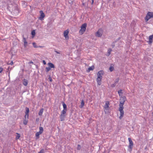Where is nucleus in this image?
Returning <instances> with one entry per match:
<instances>
[{"label":"nucleus","mask_w":153,"mask_h":153,"mask_svg":"<svg viewBox=\"0 0 153 153\" xmlns=\"http://www.w3.org/2000/svg\"><path fill=\"white\" fill-rule=\"evenodd\" d=\"M48 65L49 66V67L50 68H55V66L54 65L53 63L51 62L48 63Z\"/></svg>","instance_id":"nucleus-13"},{"label":"nucleus","mask_w":153,"mask_h":153,"mask_svg":"<svg viewBox=\"0 0 153 153\" xmlns=\"http://www.w3.org/2000/svg\"><path fill=\"white\" fill-rule=\"evenodd\" d=\"M44 150L43 149H42L40 151L38 152V153H44Z\"/></svg>","instance_id":"nucleus-34"},{"label":"nucleus","mask_w":153,"mask_h":153,"mask_svg":"<svg viewBox=\"0 0 153 153\" xmlns=\"http://www.w3.org/2000/svg\"><path fill=\"white\" fill-rule=\"evenodd\" d=\"M62 105L63 106V109L67 110V105L64 102L62 103Z\"/></svg>","instance_id":"nucleus-18"},{"label":"nucleus","mask_w":153,"mask_h":153,"mask_svg":"<svg viewBox=\"0 0 153 153\" xmlns=\"http://www.w3.org/2000/svg\"><path fill=\"white\" fill-rule=\"evenodd\" d=\"M23 42L24 43V46L26 48L27 45V42L26 41V39H23Z\"/></svg>","instance_id":"nucleus-15"},{"label":"nucleus","mask_w":153,"mask_h":153,"mask_svg":"<svg viewBox=\"0 0 153 153\" xmlns=\"http://www.w3.org/2000/svg\"><path fill=\"white\" fill-rule=\"evenodd\" d=\"M104 74V72L102 70H101L99 71L97 74V77H102V76Z\"/></svg>","instance_id":"nucleus-8"},{"label":"nucleus","mask_w":153,"mask_h":153,"mask_svg":"<svg viewBox=\"0 0 153 153\" xmlns=\"http://www.w3.org/2000/svg\"><path fill=\"white\" fill-rule=\"evenodd\" d=\"M49 80H50V81H51V82L52 81V79H51V77H49Z\"/></svg>","instance_id":"nucleus-43"},{"label":"nucleus","mask_w":153,"mask_h":153,"mask_svg":"<svg viewBox=\"0 0 153 153\" xmlns=\"http://www.w3.org/2000/svg\"><path fill=\"white\" fill-rule=\"evenodd\" d=\"M153 39H149V41H148L147 42H148V43L149 44H151L153 42Z\"/></svg>","instance_id":"nucleus-25"},{"label":"nucleus","mask_w":153,"mask_h":153,"mask_svg":"<svg viewBox=\"0 0 153 153\" xmlns=\"http://www.w3.org/2000/svg\"><path fill=\"white\" fill-rule=\"evenodd\" d=\"M41 134H42L41 132H40L39 131L36 133V136L37 137H38V138H39V136Z\"/></svg>","instance_id":"nucleus-19"},{"label":"nucleus","mask_w":153,"mask_h":153,"mask_svg":"<svg viewBox=\"0 0 153 153\" xmlns=\"http://www.w3.org/2000/svg\"><path fill=\"white\" fill-rule=\"evenodd\" d=\"M103 30L101 28L99 29L97 31L96 33V36L98 37H100L103 33Z\"/></svg>","instance_id":"nucleus-5"},{"label":"nucleus","mask_w":153,"mask_h":153,"mask_svg":"<svg viewBox=\"0 0 153 153\" xmlns=\"http://www.w3.org/2000/svg\"><path fill=\"white\" fill-rule=\"evenodd\" d=\"M86 26L87 24L85 23H84L81 25V29L79 31L80 34H82L85 32L86 30Z\"/></svg>","instance_id":"nucleus-1"},{"label":"nucleus","mask_w":153,"mask_h":153,"mask_svg":"<svg viewBox=\"0 0 153 153\" xmlns=\"http://www.w3.org/2000/svg\"><path fill=\"white\" fill-rule=\"evenodd\" d=\"M65 116H66L65 115L61 114L60 116V120L61 121H63L64 120V119L65 118Z\"/></svg>","instance_id":"nucleus-11"},{"label":"nucleus","mask_w":153,"mask_h":153,"mask_svg":"<svg viewBox=\"0 0 153 153\" xmlns=\"http://www.w3.org/2000/svg\"><path fill=\"white\" fill-rule=\"evenodd\" d=\"M39 131L40 132H41V134H42L44 130L43 127H39Z\"/></svg>","instance_id":"nucleus-20"},{"label":"nucleus","mask_w":153,"mask_h":153,"mask_svg":"<svg viewBox=\"0 0 153 153\" xmlns=\"http://www.w3.org/2000/svg\"><path fill=\"white\" fill-rule=\"evenodd\" d=\"M40 16L39 18V19L40 20H43L44 19V18L45 17V15L42 10L40 11Z\"/></svg>","instance_id":"nucleus-7"},{"label":"nucleus","mask_w":153,"mask_h":153,"mask_svg":"<svg viewBox=\"0 0 153 153\" xmlns=\"http://www.w3.org/2000/svg\"><path fill=\"white\" fill-rule=\"evenodd\" d=\"M13 64V61H11L10 63H8V64L9 65H12Z\"/></svg>","instance_id":"nucleus-38"},{"label":"nucleus","mask_w":153,"mask_h":153,"mask_svg":"<svg viewBox=\"0 0 153 153\" xmlns=\"http://www.w3.org/2000/svg\"><path fill=\"white\" fill-rule=\"evenodd\" d=\"M54 51L57 54H60V52H61V51H56V50L55 49Z\"/></svg>","instance_id":"nucleus-35"},{"label":"nucleus","mask_w":153,"mask_h":153,"mask_svg":"<svg viewBox=\"0 0 153 153\" xmlns=\"http://www.w3.org/2000/svg\"><path fill=\"white\" fill-rule=\"evenodd\" d=\"M92 0L91 4H93L94 3V0Z\"/></svg>","instance_id":"nucleus-46"},{"label":"nucleus","mask_w":153,"mask_h":153,"mask_svg":"<svg viewBox=\"0 0 153 153\" xmlns=\"http://www.w3.org/2000/svg\"><path fill=\"white\" fill-rule=\"evenodd\" d=\"M39 120V118H37L36 119V122H38Z\"/></svg>","instance_id":"nucleus-42"},{"label":"nucleus","mask_w":153,"mask_h":153,"mask_svg":"<svg viewBox=\"0 0 153 153\" xmlns=\"http://www.w3.org/2000/svg\"><path fill=\"white\" fill-rule=\"evenodd\" d=\"M9 68H10L9 67H8V68H7V69H8V71H9Z\"/></svg>","instance_id":"nucleus-48"},{"label":"nucleus","mask_w":153,"mask_h":153,"mask_svg":"<svg viewBox=\"0 0 153 153\" xmlns=\"http://www.w3.org/2000/svg\"><path fill=\"white\" fill-rule=\"evenodd\" d=\"M149 38H153V34L149 36Z\"/></svg>","instance_id":"nucleus-39"},{"label":"nucleus","mask_w":153,"mask_h":153,"mask_svg":"<svg viewBox=\"0 0 153 153\" xmlns=\"http://www.w3.org/2000/svg\"><path fill=\"white\" fill-rule=\"evenodd\" d=\"M84 104L85 103L84 101L83 100H82L81 101V105L79 106L80 108H82L84 105Z\"/></svg>","instance_id":"nucleus-16"},{"label":"nucleus","mask_w":153,"mask_h":153,"mask_svg":"<svg viewBox=\"0 0 153 153\" xmlns=\"http://www.w3.org/2000/svg\"><path fill=\"white\" fill-rule=\"evenodd\" d=\"M119 78H117L115 80L114 83H115L116 84L118 82L119 80Z\"/></svg>","instance_id":"nucleus-30"},{"label":"nucleus","mask_w":153,"mask_h":153,"mask_svg":"<svg viewBox=\"0 0 153 153\" xmlns=\"http://www.w3.org/2000/svg\"><path fill=\"white\" fill-rule=\"evenodd\" d=\"M43 110H44V109L43 108L41 109L40 110V111L38 113V114H39V115L42 116V115L43 112Z\"/></svg>","instance_id":"nucleus-17"},{"label":"nucleus","mask_w":153,"mask_h":153,"mask_svg":"<svg viewBox=\"0 0 153 153\" xmlns=\"http://www.w3.org/2000/svg\"><path fill=\"white\" fill-rule=\"evenodd\" d=\"M94 69V66H92L90 67H89L88 68V70L89 71H92L93 70V69Z\"/></svg>","instance_id":"nucleus-26"},{"label":"nucleus","mask_w":153,"mask_h":153,"mask_svg":"<svg viewBox=\"0 0 153 153\" xmlns=\"http://www.w3.org/2000/svg\"><path fill=\"white\" fill-rule=\"evenodd\" d=\"M29 63H32V64H33V62H32V61H30V62H29Z\"/></svg>","instance_id":"nucleus-44"},{"label":"nucleus","mask_w":153,"mask_h":153,"mask_svg":"<svg viewBox=\"0 0 153 153\" xmlns=\"http://www.w3.org/2000/svg\"><path fill=\"white\" fill-rule=\"evenodd\" d=\"M123 107L119 106V110L120 112V116L119 117V118L120 119H122V118L123 117L124 114V112L123 111Z\"/></svg>","instance_id":"nucleus-4"},{"label":"nucleus","mask_w":153,"mask_h":153,"mask_svg":"<svg viewBox=\"0 0 153 153\" xmlns=\"http://www.w3.org/2000/svg\"><path fill=\"white\" fill-rule=\"evenodd\" d=\"M81 148V147L80 145H78L77 146V149L78 150H80Z\"/></svg>","instance_id":"nucleus-32"},{"label":"nucleus","mask_w":153,"mask_h":153,"mask_svg":"<svg viewBox=\"0 0 153 153\" xmlns=\"http://www.w3.org/2000/svg\"><path fill=\"white\" fill-rule=\"evenodd\" d=\"M32 44H33V47L34 48H38V46L36 45V43H35V42H33V43H32Z\"/></svg>","instance_id":"nucleus-24"},{"label":"nucleus","mask_w":153,"mask_h":153,"mask_svg":"<svg viewBox=\"0 0 153 153\" xmlns=\"http://www.w3.org/2000/svg\"><path fill=\"white\" fill-rule=\"evenodd\" d=\"M112 46L113 48H114V44H112Z\"/></svg>","instance_id":"nucleus-47"},{"label":"nucleus","mask_w":153,"mask_h":153,"mask_svg":"<svg viewBox=\"0 0 153 153\" xmlns=\"http://www.w3.org/2000/svg\"><path fill=\"white\" fill-rule=\"evenodd\" d=\"M69 33V31L68 30H65L64 32V35L65 38L68 37V34Z\"/></svg>","instance_id":"nucleus-12"},{"label":"nucleus","mask_w":153,"mask_h":153,"mask_svg":"<svg viewBox=\"0 0 153 153\" xmlns=\"http://www.w3.org/2000/svg\"><path fill=\"white\" fill-rule=\"evenodd\" d=\"M113 68L112 67H110L109 70L111 71H113Z\"/></svg>","instance_id":"nucleus-37"},{"label":"nucleus","mask_w":153,"mask_h":153,"mask_svg":"<svg viewBox=\"0 0 153 153\" xmlns=\"http://www.w3.org/2000/svg\"><path fill=\"white\" fill-rule=\"evenodd\" d=\"M126 100V97L123 96L121 97L120 100V104H119V106L123 107V105Z\"/></svg>","instance_id":"nucleus-3"},{"label":"nucleus","mask_w":153,"mask_h":153,"mask_svg":"<svg viewBox=\"0 0 153 153\" xmlns=\"http://www.w3.org/2000/svg\"><path fill=\"white\" fill-rule=\"evenodd\" d=\"M111 51H112V49L111 48H109L108 50V56H109L110 55V54L111 53Z\"/></svg>","instance_id":"nucleus-27"},{"label":"nucleus","mask_w":153,"mask_h":153,"mask_svg":"<svg viewBox=\"0 0 153 153\" xmlns=\"http://www.w3.org/2000/svg\"><path fill=\"white\" fill-rule=\"evenodd\" d=\"M43 63L44 65L46 64V62L45 60H43Z\"/></svg>","instance_id":"nucleus-41"},{"label":"nucleus","mask_w":153,"mask_h":153,"mask_svg":"<svg viewBox=\"0 0 153 153\" xmlns=\"http://www.w3.org/2000/svg\"><path fill=\"white\" fill-rule=\"evenodd\" d=\"M23 85L25 86H27L28 83L27 80V79H24L23 81Z\"/></svg>","instance_id":"nucleus-14"},{"label":"nucleus","mask_w":153,"mask_h":153,"mask_svg":"<svg viewBox=\"0 0 153 153\" xmlns=\"http://www.w3.org/2000/svg\"><path fill=\"white\" fill-rule=\"evenodd\" d=\"M116 85V84L114 83V84H111V86L112 87H114Z\"/></svg>","instance_id":"nucleus-36"},{"label":"nucleus","mask_w":153,"mask_h":153,"mask_svg":"<svg viewBox=\"0 0 153 153\" xmlns=\"http://www.w3.org/2000/svg\"><path fill=\"white\" fill-rule=\"evenodd\" d=\"M153 18V12H148L145 18V21L147 22L150 18Z\"/></svg>","instance_id":"nucleus-2"},{"label":"nucleus","mask_w":153,"mask_h":153,"mask_svg":"<svg viewBox=\"0 0 153 153\" xmlns=\"http://www.w3.org/2000/svg\"><path fill=\"white\" fill-rule=\"evenodd\" d=\"M152 116L153 117V113H152Z\"/></svg>","instance_id":"nucleus-49"},{"label":"nucleus","mask_w":153,"mask_h":153,"mask_svg":"<svg viewBox=\"0 0 153 153\" xmlns=\"http://www.w3.org/2000/svg\"><path fill=\"white\" fill-rule=\"evenodd\" d=\"M27 120H24V121H23V124L25 125H27Z\"/></svg>","instance_id":"nucleus-33"},{"label":"nucleus","mask_w":153,"mask_h":153,"mask_svg":"<svg viewBox=\"0 0 153 153\" xmlns=\"http://www.w3.org/2000/svg\"><path fill=\"white\" fill-rule=\"evenodd\" d=\"M31 34L32 35V37H33L35 34V32L34 30L32 31Z\"/></svg>","instance_id":"nucleus-29"},{"label":"nucleus","mask_w":153,"mask_h":153,"mask_svg":"<svg viewBox=\"0 0 153 153\" xmlns=\"http://www.w3.org/2000/svg\"><path fill=\"white\" fill-rule=\"evenodd\" d=\"M102 78V77H97V84L99 85H100L101 84V80Z\"/></svg>","instance_id":"nucleus-9"},{"label":"nucleus","mask_w":153,"mask_h":153,"mask_svg":"<svg viewBox=\"0 0 153 153\" xmlns=\"http://www.w3.org/2000/svg\"><path fill=\"white\" fill-rule=\"evenodd\" d=\"M20 134H19L17 133V135L16 136V140H18L20 137Z\"/></svg>","instance_id":"nucleus-28"},{"label":"nucleus","mask_w":153,"mask_h":153,"mask_svg":"<svg viewBox=\"0 0 153 153\" xmlns=\"http://www.w3.org/2000/svg\"><path fill=\"white\" fill-rule=\"evenodd\" d=\"M3 71V68H1L0 67V73H1Z\"/></svg>","instance_id":"nucleus-40"},{"label":"nucleus","mask_w":153,"mask_h":153,"mask_svg":"<svg viewBox=\"0 0 153 153\" xmlns=\"http://www.w3.org/2000/svg\"><path fill=\"white\" fill-rule=\"evenodd\" d=\"M122 90H120L118 91V92L119 94V96L121 94H122L123 93L122 92Z\"/></svg>","instance_id":"nucleus-31"},{"label":"nucleus","mask_w":153,"mask_h":153,"mask_svg":"<svg viewBox=\"0 0 153 153\" xmlns=\"http://www.w3.org/2000/svg\"><path fill=\"white\" fill-rule=\"evenodd\" d=\"M128 140L129 142V145L128 146V148L131 149V150L132 149L133 143L132 140L130 138H128Z\"/></svg>","instance_id":"nucleus-6"},{"label":"nucleus","mask_w":153,"mask_h":153,"mask_svg":"<svg viewBox=\"0 0 153 153\" xmlns=\"http://www.w3.org/2000/svg\"><path fill=\"white\" fill-rule=\"evenodd\" d=\"M51 68L48 67H47L45 68V71L46 72H48L49 71H50Z\"/></svg>","instance_id":"nucleus-23"},{"label":"nucleus","mask_w":153,"mask_h":153,"mask_svg":"<svg viewBox=\"0 0 153 153\" xmlns=\"http://www.w3.org/2000/svg\"><path fill=\"white\" fill-rule=\"evenodd\" d=\"M29 112V108L27 107L26 108V111L25 112V117L26 118V115H27V118H28V113Z\"/></svg>","instance_id":"nucleus-10"},{"label":"nucleus","mask_w":153,"mask_h":153,"mask_svg":"<svg viewBox=\"0 0 153 153\" xmlns=\"http://www.w3.org/2000/svg\"><path fill=\"white\" fill-rule=\"evenodd\" d=\"M109 104L108 102H106L105 103V108H107L109 107Z\"/></svg>","instance_id":"nucleus-21"},{"label":"nucleus","mask_w":153,"mask_h":153,"mask_svg":"<svg viewBox=\"0 0 153 153\" xmlns=\"http://www.w3.org/2000/svg\"><path fill=\"white\" fill-rule=\"evenodd\" d=\"M67 110L63 109L61 111V114L65 115Z\"/></svg>","instance_id":"nucleus-22"},{"label":"nucleus","mask_w":153,"mask_h":153,"mask_svg":"<svg viewBox=\"0 0 153 153\" xmlns=\"http://www.w3.org/2000/svg\"><path fill=\"white\" fill-rule=\"evenodd\" d=\"M38 48H42L43 47L42 46H38Z\"/></svg>","instance_id":"nucleus-45"}]
</instances>
